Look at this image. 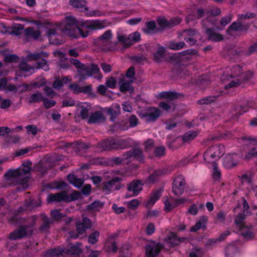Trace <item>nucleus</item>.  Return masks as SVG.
<instances>
[{
	"label": "nucleus",
	"mask_w": 257,
	"mask_h": 257,
	"mask_svg": "<svg viewBox=\"0 0 257 257\" xmlns=\"http://www.w3.org/2000/svg\"><path fill=\"white\" fill-rule=\"evenodd\" d=\"M238 142L247 149L243 159L250 160L257 157V139L249 136H242L238 139Z\"/></svg>",
	"instance_id": "nucleus-3"
},
{
	"label": "nucleus",
	"mask_w": 257,
	"mask_h": 257,
	"mask_svg": "<svg viewBox=\"0 0 257 257\" xmlns=\"http://www.w3.org/2000/svg\"><path fill=\"white\" fill-rule=\"evenodd\" d=\"M34 67L28 65L25 62H21L19 66V71L21 72L22 74H24V73L25 72H30L31 70H34Z\"/></svg>",
	"instance_id": "nucleus-45"
},
{
	"label": "nucleus",
	"mask_w": 257,
	"mask_h": 257,
	"mask_svg": "<svg viewBox=\"0 0 257 257\" xmlns=\"http://www.w3.org/2000/svg\"><path fill=\"white\" fill-rule=\"evenodd\" d=\"M105 248L108 252L112 251L116 252L117 250V247L115 241L112 238H108L105 244Z\"/></svg>",
	"instance_id": "nucleus-39"
},
{
	"label": "nucleus",
	"mask_w": 257,
	"mask_h": 257,
	"mask_svg": "<svg viewBox=\"0 0 257 257\" xmlns=\"http://www.w3.org/2000/svg\"><path fill=\"white\" fill-rule=\"evenodd\" d=\"M225 147L222 144H216L209 148L204 153V160L209 163H215L225 153Z\"/></svg>",
	"instance_id": "nucleus-5"
},
{
	"label": "nucleus",
	"mask_w": 257,
	"mask_h": 257,
	"mask_svg": "<svg viewBox=\"0 0 257 257\" xmlns=\"http://www.w3.org/2000/svg\"><path fill=\"white\" fill-rule=\"evenodd\" d=\"M159 109L155 107H148L140 113L141 118H145L148 122L155 121L160 115Z\"/></svg>",
	"instance_id": "nucleus-10"
},
{
	"label": "nucleus",
	"mask_w": 257,
	"mask_h": 257,
	"mask_svg": "<svg viewBox=\"0 0 257 257\" xmlns=\"http://www.w3.org/2000/svg\"><path fill=\"white\" fill-rule=\"evenodd\" d=\"M159 107L163 110L169 111L173 107V110L174 109V105H172L166 102H161L159 105Z\"/></svg>",
	"instance_id": "nucleus-63"
},
{
	"label": "nucleus",
	"mask_w": 257,
	"mask_h": 257,
	"mask_svg": "<svg viewBox=\"0 0 257 257\" xmlns=\"http://www.w3.org/2000/svg\"><path fill=\"white\" fill-rule=\"evenodd\" d=\"M221 11L220 10L215 7L209 8L206 9V15L207 18H209L211 16H218L220 14Z\"/></svg>",
	"instance_id": "nucleus-42"
},
{
	"label": "nucleus",
	"mask_w": 257,
	"mask_h": 257,
	"mask_svg": "<svg viewBox=\"0 0 257 257\" xmlns=\"http://www.w3.org/2000/svg\"><path fill=\"white\" fill-rule=\"evenodd\" d=\"M19 57L16 55H7L5 57L4 60L6 62H16L19 60Z\"/></svg>",
	"instance_id": "nucleus-62"
},
{
	"label": "nucleus",
	"mask_w": 257,
	"mask_h": 257,
	"mask_svg": "<svg viewBox=\"0 0 257 257\" xmlns=\"http://www.w3.org/2000/svg\"><path fill=\"white\" fill-rule=\"evenodd\" d=\"M123 162L122 157H113L108 159L107 165L109 166H114V165H119Z\"/></svg>",
	"instance_id": "nucleus-43"
},
{
	"label": "nucleus",
	"mask_w": 257,
	"mask_h": 257,
	"mask_svg": "<svg viewBox=\"0 0 257 257\" xmlns=\"http://www.w3.org/2000/svg\"><path fill=\"white\" fill-rule=\"evenodd\" d=\"M128 40L132 42V43L129 42L128 45L130 46L135 43L138 42L141 40L140 34L138 32H134L128 36Z\"/></svg>",
	"instance_id": "nucleus-46"
},
{
	"label": "nucleus",
	"mask_w": 257,
	"mask_h": 257,
	"mask_svg": "<svg viewBox=\"0 0 257 257\" xmlns=\"http://www.w3.org/2000/svg\"><path fill=\"white\" fill-rule=\"evenodd\" d=\"M163 189L161 188L153 190L150 194L149 199L146 204V206L149 207L153 205L160 198Z\"/></svg>",
	"instance_id": "nucleus-20"
},
{
	"label": "nucleus",
	"mask_w": 257,
	"mask_h": 257,
	"mask_svg": "<svg viewBox=\"0 0 257 257\" xmlns=\"http://www.w3.org/2000/svg\"><path fill=\"white\" fill-rule=\"evenodd\" d=\"M50 215L51 217V219L53 220V222L54 221H58L63 217V214L57 209L52 210L50 212Z\"/></svg>",
	"instance_id": "nucleus-47"
},
{
	"label": "nucleus",
	"mask_w": 257,
	"mask_h": 257,
	"mask_svg": "<svg viewBox=\"0 0 257 257\" xmlns=\"http://www.w3.org/2000/svg\"><path fill=\"white\" fill-rule=\"evenodd\" d=\"M216 99V97L215 96H208L199 100L197 103L201 105L209 104L214 102Z\"/></svg>",
	"instance_id": "nucleus-44"
},
{
	"label": "nucleus",
	"mask_w": 257,
	"mask_h": 257,
	"mask_svg": "<svg viewBox=\"0 0 257 257\" xmlns=\"http://www.w3.org/2000/svg\"><path fill=\"white\" fill-rule=\"evenodd\" d=\"M185 46V43L183 41L178 42L171 41L169 42L168 48L173 50H179L183 49Z\"/></svg>",
	"instance_id": "nucleus-41"
},
{
	"label": "nucleus",
	"mask_w": 257,
	"mask_h": 257,
	"mask_svg": "<svg viewBox=\"0 0 257 257\" xmlns=\"http://www.w3.org/2000/svg\"><path fill=\"white\" fill-rule=\"evenodd\" d=\"M76 231H71L69 232L70 237L72 238H76L78 237L79 235L83 234L85 233L86 228L81 223L80 221L78 222L76 225Z\"/></svg>",
	"instance_id": "nucleus-27"
},
{
	"label": "nucleus",
	"mask_w": 257,
	"mask_h": 257,
	"mask_svg": "<svg viewBox=\"0 0 257 257\" xmlns=\"http://www.w3.org/2000/svg\"><path fill=\"white\" fill-rule=\"evenodd\" d=\"M181 94L173 91H163L157 95L158 98L165 99L167 101L171 102L178 99Z\"/></svg>",
	"instance_id": "nucleus-18"
},
{
	"label": "nucleus",
	"mask_w": 257,
	"mask_h": 257,
	"mask_svg": "<svg viewBox=\"0 0 257 257\" xmlns=\"http://www.w3.org/2000/svg\"><path fill=\"white\" fill-rule=\"evenodd\" d=\"M80 116L83 119L88 118L89 109L85 106H80L79 107Z\"/></svg>",
	"instance_id": "nucleus-52"
},
{
	"label": "nucleus",
	"mask_w": 257,
	"mask_h": 257,
	"mask_svg": "<svg viewBox=\"0 0 257 257\" xmlns=\"http://www.w3.org/2000/svg\"><path fill=\"white\" fill-rule=\"evenodd\" d=\"M255 17V14L253 13L247 12L245 14H238V20H244L246 19H249L254 18Z\"/></svg>",
	"instance_id": "nucleus-55"
},
{
	"label": "nucleus",
	"mask_w": 257,
	"mask_h": 257,
	"mask_svg": "<svg viewBox=\"0 0 257 257\" xmlns=\"http://www.w3.org/2000/svg\"><path fill=\"white\" fill-rule=\"evenodd\" d=\"M207 220V217L205 216H201L200 220L197 221L194 225L191 227L190 231L192 232H195L201 228L205 229L206 228V223Z\"/></svg>",
	"instance_id": "nucleus-28"
},
{
	"label": "nucleus",
	"mask_w": 257,
	"mask_h": 257,
	"mask_svg": "<svg viewBox=\"0 0 257 257\" xmlns=\"http://www.w3.org/2000/svg\"><path fill=\"white\" fill-rule=\"evenodd\" d=\"M162 248L163 245L160 243L151 242L148 243L145 247L147 257H156Z\"/></svg>",
	"instance_id": "nucleus-12"
},
{
	"label": "nucleus",
	"mask_w": 257,
	"mask_h": 257,
	"mask_svg": "<svg viewBox=\"0 0 257 257\" xmlns=\"http://www.w3.org/2000/svg\"><path fill=\"white\" fill-rule=\"evenodd\" d=\"M71 62L77 68V73L80 77L79 81L85 79L86 77L91 76L92 74L98 73L100 70L98 66L94 64L86 65L77 59H72Z\"/></svg>",
	"instance_id": "nucleus-4"
},
{
	"label": "nucleus",
	"mask_w": 257,
	"mask_h": 257,
	"mask_svg": "<svg viewBox=\"0 0 257 257\" xmlns=\"http://www.w3.org/2000/svg\"><path fill=\"white\" fill-rule=\"evenodd\" d=\"M182 21V19L179 17L174 18L168 21V28H171L175 26L179 25Z\"/></svg>",
	"instance_id": "nucleus-58"
},
{
	"label": "nucleus",
	"mask_w": 257,
	"mask_h": 257,
	"mask_svg": "<svg viewBox=\"0 0 257 257\" xmlns=\"http://www.w3.org/2000/svg\"><path fill=\"white\" fill-rule=\"evenodd\" d=\"M114 150L124 149L130 147V144L126 140L113 139Z\"/></svg>",
	"instance_id": "nucleus-31"
},
{
	"label": "nucleus",
	"mask_w": 257,
	"mask_h": 257,
	"mask_svg": "<svg viewBox=\"0 0 257 257\" xmlns=\"http://www.w3.org/2000/svg\"><path fill=\"white\" fill-rule=\"evenodd\" d=\"M99 236V232L98 231H95L91 233L89 237L88 242L91 244H94L98 241V238Z\"/></svg>",
	"instance_id": "nucleus-53"
},
{
	"label": "nucleus",
	"mask_w": 257,
	"mask_h": 257,
	"mask_svg": "<svg viewBox=\"0 0 257 257\" xmlns=\"http://www.w3.org/2000/svg\"><path fill=\"white\" fill-rule=\"evenodd\" d=\"M43 105L45 108L49 109L55 106L56 102L53 100H49L48 98H44L43 100Z\"/></svg>",
	"instance_id": "nucleus-54"
},
{
	"label": "nucleus",
	"mask_w": 257,
	"mask_h": 257,
	"mask_svg": "<svg viewBox=\"0 0 257 257\" xmlns=\"http://www.w3.org/2000/svg\"><path fill=\"white\" fill-rule=\"evenodd\" d=\"M241 21L237 19L236 22H233L229 26L227 31L228 32L230 31L246 32L250 27V24L248 23L243 24Z\"/></svg>",
	"instance_id": "nucleus-15"
},
{
	"label": "nucleus",
	"mask_w": 257,
	"mask_h": 257,
	"mask_svg": "<svg viewBox=\"0 0 257 257\" xmlns=\"http://www.w3.org/2000/svg\"><path fill=\"white\" fill-rule=\"evenodd\" d=\"M133 158L140 163H143L145 160V155L143 151L138 148L132 149Z\"/></svg>",
	"instance_id": "nucleus-34"
},
{
	"label": "nucleus",
	"mask_w": 257,
	"mask_h": 257,
	"mask_svg": "<svg viewBox=\"0 0 257 257\" xmlns=\"http://www.w3.org/2000/svg\"><path fill=\"white\" fill-rule=\"evenodd\" d=\"M69 4L73 7L77 9L84 8L85 11H87L88 9L85 7L86 1L85 0H70Z\"/></svg>",
	"instance_id": "nucleus-38"
},
{
	"label": "nucleus",
	"mask_w": 257,
	"mask_h": 257,
	"mask_svg": "<svg viewBox=\"0 0 257 257\" xmlns=\"http://www.w3.org/2000/svg\"><path fill=\"white\" fill-rule=\"evenodd\" d=\"M107 112L110 115L111 120L113 121L120 114V106L118 104L115 103L111 107L108 108Z\"/></svg>",
	"instance_id": "nucleus-26"
},
{
	"label": "nucleus",
	"mask_w": 257,
	"mask_h": 257,
	"mask_svg": "<svg viewBox=\"0 0 257 257\" xmlns=\"http://www.w3.org/2000/svg\"><path fill=\"white\" fill-rule=\"evenodd\" d=\"M103 206V203L102 202L97 201L91 203L88 206L89 209L96 211L98 210L99 209L102 208Z\"/></svg>",
	"instance_id": "nucleus-60"
},
{
	"label": "nucleus",
	"mask_w": 257,
	"mask_h": 257,
	"mask_svg": "<svg viewBox=\"0 0 257 257\" xmlns=\"http://www.w3.org/2000/svg\"><path fill=\"white\" fill-rule=\"evenodd\" d=\"M40 217L41 223L38 230L40 233L48 234L50 232L51 226L54 224L53 220L44 213L41 214Z\"/></svg>",
	"instance_id": "nucleus-11"
},
{
	"label": "nucleus",
	"mask_w": 257,
	"mask_h": 257,
	"mask_svg": "<svg viewBox=\"0 0 257 257\" xmlns=\"http://www.w3.org/2000/svg\"><path fill=\"white\" fill-rule=\"evenodd\" d=\"M165 49L163 47H159L156 52L153 54V60L157 63L162 61V59L165 57Z\"/></svg>",
	"instance_id": "nucleus-32"
},
{
	"label": "nucleus",
	"mask_w": 257,
	"mask_h": 257,
	"mask_svg": "<svg viewBox=\"0 0 257 257\" xmlns=\"http://www.w3.org/2000/svg\"><path fill=\"white\" fill-rule=\"evenodd\" d=\"M186 185L185 177L181 174L176 175L172 184V191L174 194L179 196L184 192Z\"/></svg>",
	"instance_id": "nucleus-9"
},
{
	"label": "nucleus",
	"mask_w": 257,
	"mask_h": 257,
	"mask_svg": "<svg viewBox=\"0 0 257 257\" xmlns=\"http://www.w3.org/2000/svg\"><path fill=\"white\" fill-rule=\"evenodd\" d=\"M32 163L27 161L17 169H10L5 174L6 183L9 185H21L25 189L29 179Z\"/></svg>",
	"instance_id": "nucleus-2"
},
{
	"label": "nucleus",
	"mask_w": 257,
	"mask_h": 257,
	"mask_svg": "<svg viewBox=\"0 0 257 257\" xmlns=\"http://www.w3.org/2000/svg\"><path fill=\"white\" fill-rule=\"evenodd\" d=\"M81 243H77L75 244L72 245L70 248L67 250H65L66 252L65 253H69L71 254L78 255L82 251V249L80 247Z\"/></svg>",
	"instance_id": "nucleus-40"
},
{
	"label": "nucleus",
	"mask_w": 257,
	"mask_h": 257,
	"mask_svg": "<svg viewBox=\"0 0 257 257\" xmlns=\"http://www.w3.org/2000/svg\"><path fill=\"white\" fill-rule=\"evenodd\" d=\"M25 33L26 37L33 38L35 40H37L41 35V32L39 30H35L32 27H28L26 29Z\"/></svg>",
	"instance_id": "nucleus-35"
},
{
	"label": "nucleus",
	"mask_w": 257,
	"mask_h": 257,
	"mask_svg": "<svg viewBox=\"0 0 257 257\" xmlns=\"http://www.w3.org/2000/svg\"><path fill=\"white\" fill-rule=\"evenodd\" d=\"M230 77L233 78H238L236 80H233L230 82L227 85L225 86V88H231L239 86L243 82L246 80V74L243 73L241 67L239 66H233L230 70Z\"/></svg>",
	"instance_id": "nucleus-6"
},
{
	"label": "nucleus",
	"mask_w": 257,
	"mask_h": 257,
	"mask_svg": "<svg viewBox=\"0 0 257 257\" xmlns=\"http://www.w3.org/2000/svg\"><path fill=\"white\" fill-rule=\"evenodd\" d=\"M33 230L29 225H21L18 229L10 233L9 238L16 240L31 235Z\"/></svg>",
	"instance_id": "nucleus-8"
},
{
	"label": "nucleus",
	"mask_w": 257,
	"mask_h": 257,
	"mask_svg": "<svg viewBox=\"0 0 257 257\" xmlns=\"http://www.w3.org/2000/svg\"><path fill=\"white\" fill-rule=\"evenodd\" d=\"M206 33L208 36L209 40L215 42L220 41L223 39L222 35L215 32L214 31L211 29H207L206 30Z\"/></svg>",
	"instance_id": "nucleus-33"
},
{
	"label": "nucleus",
	"mask_w": 257,
	"mask_h": 257,
	"mask_svg": "<svg viewBox=\"0 0 257 257\" xmlns=\"http://www.w3.org/2000/svg\"><path fill=\"white\" fill-rule=\"evenodd\" d=\"M105 23L100 20L90 21H77L72 16L66 17V23L62 29L63 33L70 37L77 38L79 35L85 38L89 35V31L83 28L92 30L101 29L105 27Z\"/></svg>",
	"instance_id": "nucleus-1"
},
{
	"label": "nucleus",
	"mask_w": 257,
	"mask_h": 257,
	"mask_svg": "<svg viewBox=\"0 0 257 257\" xmlns=\"http://www.w3.org/2000/svg\"><path fill=\"white\" fill-rule=\"evenodd\" d=\"M256 52H257V42L253 43L248 47V50L245 52V55L248 56Z\"/></svg>",
	"instance_id": "nucleus-57"
},
{
	"label": "nucleus",
	"mask_w": 257,
	"mask_h": 257,
	"mask_svg": "<svg viewBox=\"0 0 257 257\" xmlns=\"http://www.w3.org/2000/svg\"><path fill=\"white\" fill-rule=\"evenodd\" d=\"M112 36L111 31L107 30L99 38V39L101 41H107L112 38Z\"/></svg>",
	"instance_id": "nucleus-64"
},
{
	"label": "nucleus",
	"mask_w": 257,
	"mask_h": 257,
	"mask_svg": "<svg viewBox=\"0 0 257 257\" xmlns=\"http://www.w3.org/2000/svg\"><path fill=\"white\" fill-rule=\"evenodd\" d=\"M245 218V215L243 214H238L234 219L235 223L238 225V228L244 226L243 221Z\"/></svg>",
	"instance_id": "nucleus-48"
},
{
	"label": "nucleus",
	"mask_w": 257,
	"mask_h": 257,
	"mask_svg": "<svg viewBox=\"0 0 257 257\" xmlns=\"http://www.w3.org/2000/svg\"><path fill=\"white\" fill-rule=\"evenodd\" d=\"M96 147L100 152L114 150L113 139L102 140L97 144Z\"/></svg>",
	"instance_id": "nucleus-17"
},
{
	"label": "nucleus",
	"mask_w": 257,
	"mask_h": 257,
	"mask_svg": "<svg viewBox=\"0 0 257 257\" xmlns=\"http://www.w3.org/2000/svg\"><path fill=\"white\" fill-rule=\"evenodd\" d=\"M198 136V133L194 131H189L185 133L181 137L178 138V139H181L183 144L189 143L190 142L194 140L195 138Z\"/></svg>",
	"instance_id": "nucleus-23"
},
{
	"label": "nucleus",
	"mask_w": 257,
	"mask_h": 257,
	"mask_svg": "<svg viewBox=\"0 0 257 257\" xmlns=\"http://www.w3.org/2000/svg\"><path fill=\"white\" fill-rule=\"evenodd\" d=\"M48 56V53L46 52H36L28 55L27 59L29 60L38 61L37 68H42L45 71H48L49 70V68L47 61L46 60Z\"/></svg>",
	"instance_id": "nucleus-7"
},
{
	"label": "nucleus",
	"mask_w": 257,
	"mask_h": 257,
	"mask_svg": "<svg viewBox=\"0 0 257 257\" xmlns=\"http://www.w3.org/2000/svg\"><path fill=\"white\" fill-rule=\"evenodd\" d=\"M184 237H179L174 232H171L166 238V240L170 244L169 246L178 245L181 242L185 240Z\"/></svg>",
	"instance_id": "nucleus-21"
},
{
	"label": "nucleus",
	"mask_w": 257,
	"mask_h": 257,
	"mask_svg": "<svg viewBox=\"0 0 257 257\" xmlns=\"http://www.w3.org/2000/svg\"><path fill=\"white\" fill-rule=\"evenodd\" d=\"M143 183L140 180H135L127 185V190L132 193L131 196L138 195L142 191Z\"/></svg>",
	"instance_id": "nucleus-13"
},
{
	"label": "nucleus",
	"mask_w": 257,
	"mask_h": 257,
	"mask_svg": "<svg viewBox=\"0 0 257 257\" xmlns=\"http://www.w3.org/2000/svg\"><path fill=\"white\" fill-rule=\"evenodd\" d=\"M26 130L28 134L36 135L39 131L38 128L34 125H29L26 126Z\"/></svg>",
	"instance_id": "nucleus-61"
},
{
	"label": "nucleus",
	"mask_w": 257,
	"mask_h": 257,
	"mask_svg": "<svg viewBox=\"0 0 257 257\" xmlns=\"http://www.w3.org/2000/svg\"><path fill=\"white\" fill-rule=\"evenodd\" d=\"M69 182L77 188H80L84 183V179L78 178L74 174H69L67 177Z\"/></svg>",
	"instance_id": "nucleus-30"
},
{
	"label": "nucleus",
	"mask_w": 257,
	"mask_h": 257,
	"mask_svg": "<svg viewBox=\"0 0 257 257\" xmlns=\"http://www.w3.org/2000/svg\"><path fill=\"white\" fill-rule=\"evenodd\" d=\"M44 97L42 93L37 91L31 95L28 99L29 103H38L43 101Z\"/></svg>",
	"instance_id": "nucleus-36"
},
{
	"label": "nucleus",
	"mask_w": 257,
	"mask_h": 257,
	"mask_svg": "<svg viewBox=\"0 0 257 257\" xmlns=\"http://www.w3.org/2000/svg\"><path fill=\"white\" fill-rule=\"evenodd\" d=\"M105 118L101 111H96L92 113L88 119L89 123H98L104 121Z\"/></svg>",
	"instance_id": "nucleus-19"
},
{
	"label": "nucleus",
	"mask_w": 257,
	"mask_h": 257,
	"mask_svg": "<svg viewBox=\"0 0 257 257\" xmlns=\"http://www.w3.org/2000/svg\"><path fill=\"white\" fill-rule=\"evenodd\" d=\"M163 174V171L161 170H156L153 172L149 177L151 182H154L157 180L159 177Z\"/></svg>",
	"instance_id": "nucleus-56"
},
{
	"label": "nucleus",
	"mask_w": 257,
	"mask_h": 257,
	"mask_svg": "<svg viewBox=\"0 0 257 257\" xmlns=\"http://www.w3.org/2000/svg\"><path fill=\"white\" fill-rule=\"evenodd\" d=\"M237 156L235 154H228L225 156L223 158V166L227 169L235 167L238 163Z\"/></svg>",
	"instance_id": "nucleus-16"
},
{
	"label": "nucleus",
	"mask_w": 257,
	"mask_h": 257,
	"mask_svg": "<svg viewBox=\"0 0 257 257\" xmlns=\"http://www.w3.org/2000/svg\"><path fill=\"white\" fill-rule=\"evenodd\" d=\"M232 18V15L230 14H229L225 17H222L220 22V25L221 27V28L220 29H222L223 27L229 23L231 22Z\"/></svg>",
	"instance_id": "nucleus-50"
},
{
	"label": "nucleus",
	"mask_w": 257,
	"mask_h": 257,
	"mask_svg": "<svg viewBox=\"0 0 257 257\" xmlns=\"http://www.w3.org/2000/svg\"><path fill=\"white\" fill-rule=\"evenodd\" d=\"M146 27L143 29L146 34H152L156 31V24L155 21H151L146 23Z\"/></svg>",
	"instance_id": "nucleus-37"
},
{
	"label": "nucleus",
	"mask_w": 257,
	"mask_h": 257,
	"mask_svg": "<svg viewBox=\"0 0 257 257\" xmlns=\"http://www.w3.org/2000/svg\"><path fill=\"white\" fill-rule=\"evenodd\" d=\"M70 200L68 194L65 191H62L55 194H50L47 197V202L48 203L60 202L62 201L69 202Z\"/></svg>",
	"instance_id": "nucleus-14"
},
{
	"label": "nucleus",
	"mask_w": 257,
	"mask_h": 257,
	"mask_svg": "<svg viewBox=\"0 0 257 257\" xmlns=\"http://www.w3.org/2000/svg\"><path fill=\"white\" fill-rule=\"evenodd\" d=\"M121 181V179L118 177L113 178L111 180L104 182L103 185L102 189L103 191H107V193L109 192L114 186L116 183L119 182Z\"/></svg>",
	"instance_id": "nucleus-29"
},
{
	"label": "nucleus",
	"mask_w": 257,
	"mask_h": 257,
	"mask_svg": "<svg viewBox=\"0 0 257 257\" xmlns=\"http://www.w3.org/2000/svg\"><path fill=\"white\" fill-rule=\"evenodd\" d=\"M66 252L60 247L49 249L46 252L45 257H65Z\"/></svg>",
	"instance_id": "nucleus-22"
},
{
	"label": "nucleus",
	"mask_w": 257,
	"mask_h": 257,
	"mask_svg": "<svg viewBox=\"0 0 257 257\" xmlns=\"http://www.w3.org/2000/svg\"><path fill=\"white\" fill-rule=\"evenodd\" d=\"M76 149V151H80L87 149L89 148V144L84 143L83 142H77L73 144Z\"/></svg>",
	"instance_id": "nucleus-49"
},
{
	"label": "nucleus",
	"mask_w": 257,
	"mask_h": 257,
	"mask_svg": "<svg viewBox=\"0 0 257 257\" xmlns=\"http://www.w3.org/2000/svg\"><path fill=\"white\" fill-rule=\"evenodd\" d=\"M251 225H249V226L244 225L239 228L240 231V234L243 238L246 240H249L253 238L254 234L251 229Z\"/></svg>",
	"instance_id": "nucleus-25"
},
{
	"label": "nucleus",
	"mask_w": 257,
	"mask_h": 257,
	"mask_svg": "<svg viewBox=\"0 0 257 257\" xmlns=\"http://www.w3.org/2000/svg\"><path fill=\"white\" fill-rule=\"evenodd\" d=\"M212 166L213 167V178L214 180L218 181L221 177V172L217 169L216 163L213 164Z\"/></svg>",
	"instance_id": "nucleus-59"
},
{
	"label": "nucleus",
	"mask_w": 257,
	"mask_h": 257,
	"mask_svg": "<svg viewBox=\"0 0 257 257\" xmlns=\"http://www.w3.org/2000/svg\"><path fill=\"white\" fill-rule=\"evenodd\" d=\"M134 81V79H130L128 81L122 80L119 83L120 91L123 93L126 92V91H129L131 93H132L134 91V88L131 85V83Z\"/></svg>",
	"instance_id": "nucleus-24"
},
{
	"label": "nucleus",
	"mask_w": 257,
	"mask_h": 257,
	"mask_svg": "<svg viewBox=\"0 0 257 257\" xmlns=\"http://www.w3.org/2000/svg\"><path fill=\"white\" fill-rule=\"evenodd\" d=\"M139 119L134 115H131L127 119V122L129 123L130 127H134L136 126L139 123Z\"/></svg>",
	"instance_id": "nucleus-51"
}]
</instances>
